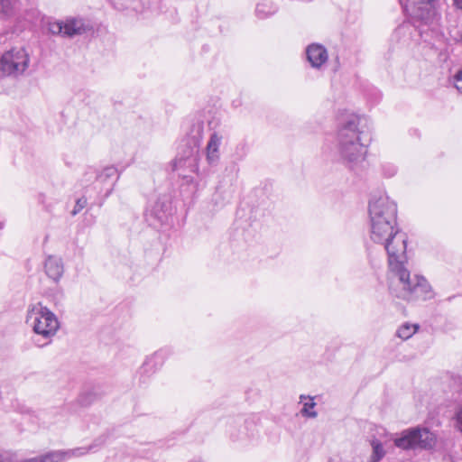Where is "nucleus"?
I'll return each instance as SVG.
<instances>
[{"label":"nucleus","mask_w":462,"mask_h":462,"mask_svg":"<svg viewBox=\"0 0 462 462\" xmlns=\"http://www.w3.org/2000/svg\"><path fill=\"white\" fill-rule=\"evenodd\" d=\"M371 446L373 448L371 462H379L385 455L383 444L377 439H373L371 440Z\"/></svg>","instance_id":"19"},{"label":"nucleus","mask_w":462,"mask_h":462,"mask_svg":"<svg viewBox=\"0 0 462 462\" xmlns=\"http://www.w3.org/2000/svg\"><path fill=\"white\" fill-rule=\"evenodd\" d=\"M88 174L91 177H95V188H98V185L108 186L106 189V197H108L109 194L112 192L114 183L118 179L117 169L114 166H107L98 173H96L94 171H91L87 173V175Z\"/></svg>","instance_id":"9"},{"label":"nucleus","mask_w":462,"mask_h":462,"mask_svg":"<svg viewBox=\"0 0 462 462\" xmlns=\"http://www.w3.org/2000/svg\"><path fill=\"white\" fill-rule=\"evenodd\" d=\"M300 399L302 403V408L300 410L301 415L307 418H316L318 413L314 410L316 402H314L313 397L300 395Z\"/></svg>","instance_id":"18"},{"label":"nucleus","mask_w":462,"mask_h":462,"mask_svg":"<svg viewBox=\"0 0 462 462\" xmlns=\"http://www.w3.org/2000/svg\"><path fill=\"white\" fill-rule=\"evenodd\" d=\"M30 62L29 54L23 48H13L0 59V78H17L24 73Z\"/></svg>","instance_id":"6"},{"label":"nucleus","mask_w":462,"mask_h":462,"mask_svg":"<svg viewBox=\"0 0 462 462\" xmlns=\"http://www.w3.org/2000/svg\"><path fill=\"white\" fill-rule=\"evenodd\" d=\"M246 152H247V145L245 143H240L236 145V151H235V155L236 156L237 159H239V160L243 159L246 155Z\"/></svg>","instance_id":"25"},{"label":"nucleus","mask_w":462,"mask_h":462,"mask_svg":"<svg viewBox=\"0 0 462 462\" xmlns=\"http://www.w3.org/2000/svg\"><path fill=\"white\" fill-rule=\"evenodd\" d=\"M360 123L361 118L358 116L349 115L339 124L337 132V160L351 171L362 164L367 153V144L363 141L365 133Z\"/></svg>","instance_id":"2"},{"label":"nucleus","mask_w":462,"mask_h":462,"mask_svg":"<svg viewBox=\"0 0 462 462\" xmlns=\"http://www.w3.org/2000/svg\"><path fill=\"white\" fill-rule=\"evenodd\" d=\"M64 24L63 21H51L48 23V31L52 35L63 36Z\"/></svg>","instance_id":"22"},{"label":"nucleus","mask_w":462,"mask_h":462,"mask_svg":"<svg viewBox=\"0 0 462 462\" xmlns=\"http://www.w3.org/2000/svg\"><path fill=\"white\" fill-rule=\"evenodd\" d=\"M204 134V123L200 120L194 121L188 132L187 137L184 139L181 146L194 149V151H199L200 143Z\"/></svg>","instance_id":"12"},{"label":"nucleus","mask_w":462,"mask_h":462,"mask_svg":"<svg viewBox=\"0 0 462 462\" xmlns=\"http://www.w3.org/2000/svg\"><path fill=\"white\" fill-rule=\"evenodd\" d=\"M162 363L163 353L162 351L155 352L147 357L138 371L140 381L143 383H146L147 379L160 369Z\"/></svg>","instance_id":"11"},{"label":"nucleus","mask_w":462,"mask_h":462,"mask_svg":"<svg viewBox=\"0 0 462 462\" xmlns=\"http://www.w3.org/2000/svg\"><path fill=\"white\" fill-rule=\"evenodd\" d=\"M383 245L389 264L388 286L391 294L407 301L426 300L431 299L433 292L430 284L421 275H411L407 268V236L400 229L386 236L385 241H377Z\"/></svg>","instance_id":"1"},{"label":"nucleus","mask_w":462,"mask_h":462,"mask_svg":"<svg viewBox=\"0 0 462 462\" xmlns=\"http://www.w3.org/2000/svg\"><path fill=\"white\" fill-rule=\"evenodd\" d=\"M382 171L385 177L390 178L395 175L397 172V168L393 163L385 162L382 164Z\"/></svg>","instance_id":"23"},{"label":"nucleus","mask_w":462,"mask_h":462,"mask_svg":"<svg viewBox=\"0 0 462 462\" xmlns=\"http://www.w3.org/2000/svg\"><path fill=\"white\" fill-rule=\"evenodd\" d=\"M26 323L45 340L42 343L34 341L39 347L48 345L60 328L56 315L42 303H36L28 309Z\"/></svg>","instance_id":"4"},{"label":"nucleus","mask_w":462,"mask_h":462,"mask_svg":"<svg viewBox=\"0 0 462 462\" xmlns=\"http://www.w3.org/2000/svg\"><path fill=\"white\" fill-rule=\"evenodd\" d=\"M306 55L313 68L319 69L327 62L328 55L326 48L321 44L312 43L308 46Z\"/></svg>","instance_id":"13"},{"label":"nucleus","mask_w":462,"mask_h":462,"mask_svg":"<svg viewBox=\"0 0 462 462\" xmlns=\"http://www.w3.org/2000/svg\"><path fill=\"white\" fill-rule=\"evenodd\" d=\"M370 237L375 243L385 241L399 229L397 226V205L387 195L374 196L368 207Z\"/></svg>","instance_id":"3"},{"label":"nucleus","mask_w":462,"mask_h":462,"mask_svg":"<svg viewBox=\"0 0 462 462\" xmlns=\"http://www.w3.org/2000/svg\"><path fill=\"white\" fill-rule=\"evenodd\" d=\"M224 139L221 132L215 131L210 134L206 146V160L210 166H216L220 160V145Z\"/></svg>","instance_id":"10"},{"label":"nucleus","mask_w":462,"mask_h":462,"mask_svg":"<svg viewBox=\"0 0 462 462\" xmlns=\"http://www.w3.org/2000/svg\"><path fill=\"white\" fill-rule=\"evenodd\" d=\"M63 36L72 38L80 35L86 32V26L83 19L69 17L63 21Z\"/></svg>","instance_id":"16"},{"label":"nucleus","mask_w":462,"mask_h":462,"mask_svg":"<svg viewBox=\"0 0 462 462\" xmlns=\"http://www.w3.org/2000/svg\"><path fill=\"white\" fill-rule=\"evenodd\" d=\"M405 8L411 12V14L414 18L420 20L424 23H432L437 16V10L434 5L422 2H411L410 0V6L406 5Z\"/></svg>","instance_id":"8"},{"label":"nucleus","mask_w":462,"mask_h":462,"mask_svg":"<svg viewBox=\"0 0 462 462\" xmlns=\"http://www.w3.org/2000/svg\"><path fill=\"white\" fill-rule=\"evenodd\" d=\"M199 151L180 146L178 155L173 161L172 169L178 172L187 184L193 183L190 173H196L199 170Z\"/></svg>","instance_id":"7"},{"label":"nucleus","mask_w":462,"mask_h":462,"mask_svg":"<svg viewBox=\"0 0 462 462\" xmlns=\"http://www.w3.org/2000/svg\"><path fill=\"white\" fill-rule=\"evenodd\" d=\"M86 206L87 199L85 197L78 199L74 206V208L71 212L72 216H76L77 214H79Z\"/></svg>","instance_id":"24"},{"label":"nucleus","mask_w":462,"mask_h":462,"mask_svg":"<svg viewBox=\"0 0 462 462\" xmlns=\"http://www.w3.org/2000/svg\"><path fill=\"white\" fill-rule=\"evenodd\" d=\"M15 5V0H0V14L4 17L12 14Z\"/></svg>","instance_id":"21"},{"label":"nucleus","mask_w":462,"mask_h":462,"mask_svg":"<svg viewBox=\"0 0 462 462\" xmlns=\"http://www.w3.org/2000/svg\"><path fill=\"white\" fill-rule=\"evenodd\" d=\"M418 328L419 327L417 325H410L406 323L398 328L396 335L400 338L406 340L417 331Z\"/></svg>","instance_id":"20"},{"label":"nucleus","mask_w":462,"mask_h":462,"mask_svg":"<svg viewBox=\"0 0 462 462\" xmlns=\"http://www.w3.org/2000/svg\"><path fill=\"white\" fill-rule=\"evenodd\" d=\"M454 86L462 94V69L454 76Z\"/></svg>","instance_id":"26"},{"label":"nucleus","mask_w":462,"mask_h":462,"mask_svg":"<svg viewBox=\"0 0 462 462\" xmlns=\"http://www.w3.org/2000/svg\"><path fill=\"white\" fill-rule=\"evenodd\" d=\"M170 203L159 199L154 205L147 210V217H152L159 223L163 224L168 220L170 215Z\"/></svg>","instance_id":"15"},{"label":"nucleus","mask_w":462,"mask_h":462,"mask_svg":"<svg viewBox=\"0 0 462 462\" xmlns=\"http://www.w3.org/2000/svg\"><path fill=\"white\" fill-rule=\"evenodd\" d=\"M453 5L459 10H462V0H452Z\"/></svg>","instance_id":"27"},{"label":"nucleus","mask_w":462,"mask_h":462,"mask_svg":"<svg viewBox=\"0 0 462 462\" xmlns=\"http://www.w3.org/2000/svg\"><path fill=\"white\" fill-rule=\"evenodd\" d=\"M394 445L403 450L434 448L437 436L426 427H414L402 430L393 439Z\"/></svg>","instance_id":"5"},{"label":"nucleus","mask_w":462,"mask_h":462,"mask_svg":"<svg viewBox=\"0 0 462 462\" xmlns=\"http://www.w3.org/2000/svg\"><path fill=\"white\" fill-rule=\"evenodd\" d=\"M277 11L278 7L273 1L264 0L257 3L254 14L258 19L264 20L275 14Z\"/></svg>","instance_id":"17"},{"label":"nucleus","mask_w":462,"mask_h":462,"mask_svg":"<svg viewBox=\"0 0 462 462\" xmlns=\"http://www.w3.org/2000/svg\"><path fill=\"white\" fill-rule=\"evenodd\" d=\"M44 269L47 276L53 282H58L64 273L63 261L60 257L50 255L45 260Z\"/></svg>","instance_id":"14"},{"label":"nucleus","mask_w":462,"mask_h":462,"mask_svg":"<svg viewBox=\"0 0 462 462\" xmlns=\"http://www.w3.org/2000/svg\"><path fill=\"white\" fill-rule=\"evenodd\" d=\"M437 0H420L419 2H422V3H426V4H430V5H435V2Z\"/></svg>","instance_id":"28"},{"label":"nucleus","mask_w":462,"mask_h":462,"mask_svg":"<svg viewBox=\"0 0 462 462\" xmlns=\"http://www.w3.org/2000/svg\"><path fill=\"white\" fill-rule=\"evenodd\" d=\"M0 462H3V457H0Z\"/></svg>","instance_id":"29"}]
</instances>
